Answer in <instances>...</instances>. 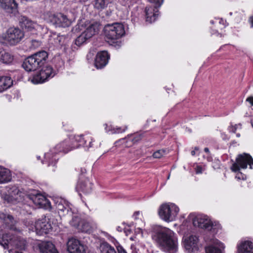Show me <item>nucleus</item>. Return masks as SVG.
<instances>
[{
	"mask_svg": "<svg viewBox=\"0 0 253 253\" xmlns=\"http://www.w3.org/2000/svg\"><path fill=\"white\" fill-rule=\"evenodd\" d=\"M93 139L88 134H71L63 141L57 144L44 156V161L48 166H55L58 159L56 155L59 153H67L81 147H92Z\"/></svg>",
	"mask_w": 253,
	"mask_h": 253,
	"instance_id": "nucleus-1",
	"label": "nucleus"
},
{
	"mask_svg": "<svg viewBox=\"0 0 253 253\" xmlns=\"http://www.w3.org/2000/svg\"><path fill=\"white\" fill-rule=\"evenodd\" d=\"M48 57L47 53L45 51H41L27 58L24 61L22 66L27 72L36 71L42 67L40 71L35 74L31 82L34 84H41L49 78L54 76L55 73L52 68L49 65L43 66Z\"/></svg>",
	"mask_w": 253,
	"mask_h": 253,
	"instance_id": "nucleus-2",
	"label": "nucleus"
},
{
	"mask_svg": "<svg viewBox=\"0 0 253 253\" xmlns=\"http://www.w3.org/2000/svg\"><path fill=\"white\" fill-rule=\"evenodd\" d=\"M155 237L161 250L168 253H175L178 250V239L171 229L159 226L155 230Z\"/></svg>",
	"mask_w": 253,
	"mask_h": 253,
	"instance_id": "nucleus-3",
	"label": "nucleus"
},
{
	"mask_svg": "<svg viewBox=\"0 0 253 253\" xmlns=\"http://www.w3.org/2000/svg\"><path fill=\"white\" fill-rule=\"evenodd\" d=\"M189 218L192 220L194 226L210 231L212 234L217 233L220 228V225L218 223L213 222L205 215L191 213L189 215Z\"/></svg>",
	"mask_w": 253,
	"mask_h": 253,
	"instance_id": "nucleus-4",
	"label": "nucleus"
},
{
	"mask_svg": "<svg viewBox=\"0 0 253 253\" xmlns=\"http://www.w3.org/2000/svg\"><path fill=\"white\" fill-rule=\"evenodd\" d=\"M0 245L4 249H8L9 246L14 247L20 250L26 248V241L22 238L12 236L6 231L0 230Z\"/></svg>",
	"mask_w": 253,
	"mask_h": 253,
	"instance_id": "nucleus-5",
	"label": "nucleus"
},
{
	"mask_svg": "<svg viewBox=\"0 0 253 253\" xmlns=\"http://www.w3.org/2000/svg\"><path fill=\"white\" fill-rule=\"evenodd\" d=\"M179 211V208L171 203L161 205L158 210V214L161 219L170 222L174 221Z\"/></svg>",
	"mask_w": 253,
	"mask_h": 253,
	"instance_id": "nucleus-6",
	"label": "nucleus"
},
{
	"mask_svg": "<svg viewBox=\"0 0 253 253\" xmlns=\"http://www.w3.org/2000/svg\"><path fill=\"white\" fill-rule=\"evenodd\" d=\"M23 32L18 28L10 27L0 35V41L10 45H15L24 38Z\"/></svg>",
	"mask_w": 253,
	"mask_h": 253,
	"instance_id": "nucleus-7",
	"label": "nucleus"
},
{
	"mask_svg": "<svg viewBox=\"0 0 253 253\" xmlns=\"http://www.w3.org/2000/svg\"><path fill=\"white\" fill-rule=\"evenodd\" d=\"M104 31L106 39L111 41L118 40L125 34L124 26L119 23L106 26Z\"/></svg>",
	"mask_w": 253,
	"mask_h": 253,
	"instance_id": "nucleus-8",
	"label": "nucleus"
},
{
	"mask_svg": "<svg viewBox=\"0 0 253 253\" xmlns=\"http://www.w3.org/2000/svg\"><path fill=\"white\" fill-rule=\"evenodd\" d=\"M44 18L47 22L56 27H68L71 23L66 15L61 13H54L47 12L44 14Z\"/></svg>",
	"mask_w": 253,
	"mask_h": 253,
	"instance_id": "nucleus-9",
	"label": "nucleus"
},
{
	"mask_svg": "<svg viewBox=\"0 0 253 253\" xmlns=\"http://www.w3.org/2000/svg\"><path fill=\"white\" fill-rule=\"evenodd\" d=\"M248 166L250 169H253V159L250 154L243 153L237 156L236 162L232 165L231 169L232 171L236 172L240 169H247Z\"/></svg>",
	"mask_w": 253,
	"mask_h": 253,
	"instance_id": "nucleus-10",
	"label": "nucleus"
},
{
	"mask_svg": "<svg viewBox=\"0 0 253 253\" xmlns=\"http://www.w3.org/2000/svg\"><path fill=\"white\" fill-rule=\"evenodd\" d=\"M199 243V237L194 235L184 236L182 239L183 246L188 253H198Z\"/></svg>",
	"mask_w": 253,
	"mask_h": 253,
	"instance_id": "nucleus-11",
	"label": "nucleus"
},
{
	"mask_svg": "<svg viewBox=\"0 0 253 253\" xmlns=\"http://www.w3.org/2000/svg\"><path fill=\"white\" fill-rule=\"evenodd\" d=\"M53 200L60 216H64L66 214L72 215L74 213L72 209L73 206L65 199L61 197H55Z\"/></svg>",
	"mask_w": 253,
	"mask_h": 253,
	"instance_id": "nucleus-12",
	"label": "nucleus"
},
{
	"mask_svg": "<svg viewBox=\"0 0 253 253\" xmlns=\"http://www.w3.org/2000/svg\"><path fill=\"white\" fill-rule=\"evenodd\" d=\"M51 225L48 219L43 218L36 221L34 224H32L29 229L35 231L37 234L42 235L48 233L51 229Z\"/></svg>",
	"mask_w": 253,
	"mask_h": 253,
	"instance_id": "nucleus-13",
	"label": "nucleus"
},
{
	"mask_svg": "<svg viewBox=\"0 0 253 253\" xmlns=\"http://www.w3.org/2000/svg\"><path fill=\"white\" fill-rule=\"evenodd\" d=\"M205 240L209 244L205 248L206 253H224V246L217 239L206 236Z\"/></svg>",
	"mask_w": 253,
	"mask_h": 253,
	"instance_id": "nucleus-14",
	"label": "nucleus"
},
{
	"mask_svg": "<svg viewBox=\"0 0 253 253\" xmlns=\"http://www.w3.org/2000/svg\"><path fill=\"white\" fill-rule=\"evenodd\" d=\"M67 246L69 253H86L87 247L77 239H69Z\"/></svg>",
	"mask_w": 253,
	"mask_h": 253,
	"instance_id": "nucleus-15",
	"label": "nucleus"
},
{
	"mask_svg": "<svg viewBox=\"0 0 253 253\" xmlns=\"http://www.w3.org/2000/svg\"><path fill=\"white\" fill-rule=\"evenodd\" d=\"M31 199L33 203L39 208L47 210L51 209L50 202L45 196L41 194H37L32 196Z\"/></svg>",
	"mask_w": 253,
	"mask_h": 253,
	"instance_id": "nucleus-16",
	"label": "nucleus"
},
{
	"mask_svg": "<svg viewBox=\"0 0 253 253\" xmlns=\"http://www.w3.org/2000/svg\"><path fill=\"white\" fill-rule=\"evenodd\" d=\"M82 27L84 28V30L83 33L88 39H90L98 31V25L96 23H90L88 21H85L84 24L81 25Z\"/></svg>",
	"mask_w": 253,
	"mask_h": 253,
	"instance_id": "nucleus-17",
	"label": "nucleus"
},
{
	"mask_svg": "<svg viewBox=\"0 0 253 253\" xmlns=\"http://www.w3.org/2000/svg\"><path fill=\"white\" fill-rule=\"evenodd\" d=\"M109 58V55L106 51H101L98 52L95 60V67L97 69L104 67L107 64Z\"/></svg>",
	"mask_w": 253,
	"mask_h": 253,
	"instance_id": "nucleus-18",
	"label": "nucleus"
},
{
	"mask_svg": "<svg viewBox=\"0 0 253 253\" xmlns=\"http://www.w3.org/2000/svg\"><path fill=\"white\" fill-rule=\"evenodd\" d=\"M145 11L146 21L149 23L154 22L159 15L157 6L149 5L146 7Z\"/></svg>",
	"mask_w": 253,
	"mask_h": 253,
	"instance_id": "nucleus-19",
	"label": "nucleus"
},
{
	"mask_svg": "<svg viewBox=\"0 0 253 253\" xmlns=\"http://www.w3.org/2000/svg\"><path fill=\"white\" fill-rule=\"evenodd\" d=\"M0 6L9 13H15L17 11V4L15 0H0Z\"/></svg>",
	"mask_w": 253,
	"mask_h": 253,
	"instance_id": "nucleus-20",
	"label": "nucleus"
},
{
	"mask_svg": "<svg viewBox=\"0 0 253 253\" xmlns=\"http://www.w3.org/2000/svg\"><path fill=\"white\" fill-rule=\"evenodd\" d=\"M237 253H253V243L248 240L241 242L237 246Z\"/></svg>",
	"mask_w": 253,
	"mask_h": 253,
	"instance_id": "nucleus-21",
	"label": "nucleus"
},
{
	"mask_svg": "<svg viewBox=\"0 0 253 253\" xmlns=\"http://www.w3.org/2000/svg\"><path fill=\"white\" fill-rule=\"evenodd\" d=\"M39 249L42 253H58L55 246L50 242H42L39 244Z\"/></svg>",
	"mask_w": 253,
	"mask_h": 253,
	"instance_id": "nucleus-22",
	"label": "nucleus"
},
{
	"mask_svg": "<svg viewBox=\"0 0 253 253\" xmlns=\"http://www.w3.org/2000/svg\"><path fill=\"white\" fill-rule=\"evenodd\" d=\"M12 84L13 81L10 77H0V93L9 88Z\"/></svg>",
	"mask_w": 253,
	"mask_h": 253,
	"instance_id": "nucleus-23",
	"label": "nucleus"
},
{
	"mask_svg": "<svg viewBox=\"0 0 253 253\" xmlns=\"http://www.w3.org/2000/svg\"><path fill=\"white\" fill-rule=\"evenodd\" d=\"M11 179V174L9 169L0 166V183L9 182Z\"/></svg>",
	"mask_w": 253,
	"mask_h": 253,
	"instance_id": "nucleus-24",
	"label": "nucleus"
},
{
	"mask_svg": "<svg viewBox=\"0 0 253 253\" xmlns=\"http://www.w3.org/2000/svg\"><path fill=\"white\" fill-rule=\"evenodd\" d=\"M20 25L23 29L30 31L35 28L37 24L27 18L23 17L20 21Z\"/></svg>",
	"mask_w": 253,
	"mask_h": 253,
	"instance_id": "nucleus-25",
	"label": "nucleus"
},
{
	"mask_svg": "<svg viewBox=\"0 0 253 253\" xmlns=\"http://www.w3.org/2000/svg\"><path fill=\"white\" fill-rule=\"evenodd\" d=\"M104 126L106 132L111 134L122 133L125 131L127 129V126H126L124 128H122L121 127H115L110 124H106Z\"/></svg>",
	"mask_w": 253,
	"mask_h": 253,
	"instance_id": "nucleus-26",
	"label": "nucleus"
},
{
	"mask_svg": "<svg viewBox=\"0 0 253 253\" xmlns=\"http://www.w3.org/2000/svg\"><path fill=\"white\" fill-rule=\"evenodd\" d=\"M13 60V56L4 50L0 49V61L4 64H10Z\"/></svg>",
	"mask_w": 253,
	"mask_h": 253,
	"instance_id": "nucleus-27",
	"label": "nucleus"
},
{
	"mask_svg": "<svg viewBox=\"0 0 253 253\" xmlns=\"http://www.w3.org/2000/svg\"><path fill=\"white\" fill-rule=\"evenodd\" d=\"M100 253H117L115 249L106 242H102L99 247Z\"/></svg>",
	"mask_w": 253,
	"mask_h": 253,
	"instance_id": "nucleus-28",
	"label": "nucleus"
},
{
	"mask_svg": "<svg viewBox=\"0 0 253 253\" xmlns=\"http://www.w3.org/2000/svg\"><path fill=\"white\" fill-rule=\"evenodd\" d=\"M95 227V225L84 220H82L78 228L79 231L84 232H90Z\"/></svg>",
	"mask_w": 253,
	"mask_h": 253,
	"instance_id": "nucleus-29",
	"label": "nucleus"
},
{
	"mask_svg": "<svg viewBox=\"0 0 253 253\" xmlns=\"http://www.w3.org/2000/svg\"><path fill=\"white\" fill-rule=\"evenodd\" d=\"M77 187L84 193H89L91 191L92 184L88 180H86L84 182H80L78 184Z\"/></svg>",
	"mask_w": 253,
	"mask_h": 253,
	"instance_id": "nucleus-30",
	"label": "nucleus"
},
{
	"mask_svg": "<svg viewBox=\"0 0 253 253\" xmlns=\"http://www.w3.org/2000/svg\"><path fill=\"white\" fill-rule=\"evenodd\" d=\"M63 39V36L53 34L50 37L49 41V42L54 45L59 46L61 44V42Z\"/></svg>",
	"mask_w": 253,
	"mask_h": 253,
	"instance_id": "nucleus-31",
	"label": "nucleus"
},
{
	"mask_svg": "<svg viewBox=\"0 0 253 253\" xmlns=\"http://www.w3.org/2000/svg\"><path fill=\"white\" fill-rule=\"evenodd\" d=\"M108 3V0H95L93 2L95 8L98 10H102L105 8Z\"/></svg>",
	"mask_w": 253,
	"mask_h": 253,
	"instance_id": "nucleus-32",
	"label": "nucleus"
},
{
	"mask_svg": "<svg viewBox=\"0 0 253 253\" xmlns=\"http://www.w3.org/2000/svg\"><path fill=\"white\" fill-rule=\"evenodd\" d=\"M127 137L128 139L132 141L133 143H135L142 139V135L139 133H135L133 134H129Z\"/></svg>",
	"mask_w": 253,
	"mask_h": 253,
	"instance_id": "nucleus-33",
	"label": "nucleus"
},
{
	"mask_svg": "<svg viewBox=\"0 0 253 253\" xmlns=\"http://www.w3.org/2000/svg\"><path fill=\"white\" fill-rule=\"evenodd\" d=\"M82 220H81L79 217L75 215L73 217L70 223L71 226L78 229L80 225Z\"/></svg>",
	"mask_w": 253,
	"mask_h": 253,
	"instance_id": "nucleus-34",
	"label": "nucleus"
},
{
	"mask_svg": "<svg viewBox=\"0 0 253 253\" xmlns=\"http://www.w3.org/2000/svg\"><path fill=\"white\" fill-rule=\"evenodd\" d=\"M88 39L84 36V35L82 33L79 37L77 38L75 40V43L76 45L78 46L81 45L84 42L87 40Z\"/></svg>",
	"mask_w": 253,
	"mask_h": 253,
	"instance_id": "nucleus-35",
	"label": "nucleus"
},
{
	"mask_svg": "<svg viewBox=\"0 0 253 253\" xmlns=\"http://www.w3.org/2000/svg\"><path fill=\"white\" fill-rule=\"evenodd\" d=\"M165 152L164 150H158L153 153V157L157 159L161 158L165 154Z\"/></svg>",
	"mask_w": 253,
	"mask_h": 253,
	"instance_id": "nucleus-36",
	"label": "nucleus"
},
{
	"mask_svg": "<svg viewBox=\"0 0 253 253\" xmlns=\"http://www.w3.org/2000/svg\"><path fill=\"white\" fill-rule=\"evenodd\" d=\"M151 4L149 5L157 6L159 8L163 3V0H149Z\"/></svg>",
	"mask_w": 253,
	"mask_h": 253,
	"instance_id": "nucleus-37",
	"label": "nucleus"
},
{
	"mask_svg": "<svg viewBox=\"0 0 253 253\" xmlns=\"http://www.w3.org/2000/svg\"><path fill=\"white\" fill-rule=\"evenodd\" d=\"M41 45V43L39 41L32 40L31 41V48L32 49H35L39 47Z\"/></svg>",
	"mask_w": 253,
	"mask_h": 253,
	"instance_id": "nucleus-38",
	"label": "nucleus"
},
{
	"mask_svg": "<svg viewBox=\"0 0 253 253\" xmlns=\"http://www.w3.org/2000/svg\"><path fill=\"white\" fill-rule=\"evenodd\" d=\"M13 220L14 219L13 216L10 215H8L5 219V221L6 223L10 224L11 225L13 224Z\"/></svg>",
	"mask_w": 253,
	"mask_h": 253,
	"instance_id": "nucleus-39",
	"label": "nucleus"
},
{
	"mask_svg": "<svg viewBox=\"0 0 253 253\" xmlns=\"http://www.w3.org/2000/svg\"><path fill=\"white\" fill-rule=\"evenodd\" d=\"M238 172L236 174V175L235 176L236 178L237 179H246V176L245 174H243L241 172H239V170L237 171Z\"/></svg>",
	"mask_w": 253,
	"mask_h": 253,
	"instance_id": "nucleus-40",
	"label": "nucleus"
},
{
	"mask_svg": "<svg viewBox=\"0 0 253 253\" xmlns=\"http://www.w3.org/2000/svg\"><path fill=\"white\" fill-rule=\"evenodd\" d=\"M242 127V125L241 124L235 125L234 126H232L230 128V130L233 131V132H235L236 130L237 129H241Z\"/></svg>",
	"mask_w": 253,
	"mask_h": 253,
	"instance_id": "nucleus-41",
	"label": "nucleus"
},
{
	"mask_svg": "<svg viewBox=\"0 0 253 253\" xmlns=\"http://www.w3.org/2000/svg\"><path fill=\"white\" fill-rule=\"evenodd\" d=\"M210 23L212 24L215 23H218L219 24H223V20L222 19H215V20H211L210 21Z\"/></svg>",
	"mask_w": 253,
	"mask_h": 253,
	"instance_id": "nucleus-42",
	"label": "nucleus"
},
{
	"mask_svg": "<svg viewBox=\"0 0 253 253\" xmlns=\"http://www.w3.org/2000/svg\"><path fill=\"white\" fill-rule=\"evenodd\" d=\"M118 253H126V251L121 246L117 247Z\"/></svg>",
	"mask_w": 253,
	"mask_h": 253,
	"instance_id": "nucleus-43",
	"label": "nucleus"
},
{
	"mask_svg": "<svg viewBox=\"0 0 253 253\" xmlns=\"http://www.w3.org/2000/svg\"><path fill=\"white\" fill-rule=\"evenodd\" d=\"M203 169L202 168L201 166H197L196 168V172L197 174L201 173L202 172Z\"/></svg>",
	"mask_w": 253,
	"mask_h": 253,
	"instance_id": "nucleus-44",
	"label": "nucleus"
},
{
	"mask_svg": "<svg viewBox=\"0 0 253 253\" xmlns=\"http://www.w3.org/2000/svg\"><path fill=\"white\" fill-rule=\"evenodd\" d=\"M246 101L248 102H249L252 106H253V97H248L246 99Z\"/></svg>",
	"mask_w": 253,
	"mask_h": 253,
	"instance_id": "nucleus-45",
	"label": "nucleus"
},
{
	"mask_svg": "<svg viewBox=\"0 0 253 253\" xmlns=\"http://www.w3.org/2000/svg\"><path fill=\"white\" fill-rule=\"evenodd\" d=\"M140 214L139 211H136L134 213L133 216L135 219L137 218V216Z\"/></svg>",
	"mask_w": 253,
	"mask_h": 253,
	"instance_id": "nucleus-46",
	"label": "nucleus"
},
{
	"mask_svg": "<svg viewBox=\"0 0 253 253\" xmlns=\"http://www.w3.org/2000/svg\"><path fill=\"white\" fill-rule=\"evenodd\" d=\"M249 21L251 23V27H253V16L250 18Z\"/></svg>",
	"mask_w": 253,
	"mask_h": 253,
	"instance_id": "nucleus-47",
	"label": "nucleus"
},
{
	"mask_svg": "<svg viewBox=\"0 0 253 253\" xmlns=\"http://www.w3.org/2000/svg\"><path fill=\"white\" fill-rule=\"evenodd\" d=\"M196 150H198V148L197 147H195V150H192L191 152V155L192 156H194L196 154Z\"/></svg>",
	"mask_w": 253,
	"mask_h": 253,
	"instance_id": "nucleus-48",
	"label": "nucleus"
},
{
	"mask_svg": "<svg viewBox=\"0 0 253 253\" xmlns=\"http://www.w3.org/2000/svg\"><path fill=\"white\" fill-rule=\"evenodd\" d=\"M110 240L114 243V244H115V242H117V241L116 240V239L115 238H114L113 237H111V239H110Z\"/></svg>",
	"mask_w": 253,
	"mask_h": 253,
	"instance_id": "nucleus-49",
	"label": "nucleus"
},
{
	"mask_svg": "<svg viewBox=\"0 0 253 253\" xmlns=\"http://www.w3.org/2000/svg\"><path fill=\"white\" fill-rule=\"evenodd\" d=\"M204 151H205V152H206L207 153H209V149L208 148H205L204 149Z\"/></svg>",
	"mask_w": 253,
	"mask_h": 253,
	"instance_id": "nucleus-50",
	"label": "nucleus"
},
{
	"mask_svg": "<svg viewBox=\"0 0 253 253\" xmlns=\"http://www.w3.org/2000/svg\"><path fill=\"white\" fill-rule=\"evenodd\" d=\"M117 230L118 231H122V228H121L120 226H118V227L117 228Z\"/></svg>",
	"mask_w": 253,
	"mask_h": 253,
	"instance_id": "nucleus-51",
	"label": "nucleus"
},
{
	"mask_svg": "<svg viewBox=\"0 0 253 253\" xmlns=\"http://www.w3.org/2000/svg\"><path fill=\"white\" fill-rule=\"evenodd\" d=\"M217 34L218 35H220L219 33H217V32L216 31H215L213 33H211L212 34Z\"/></svg>",
	"mask_w": 253,
	"mask_h": 253,
	"instance_id": "nucleus-52",
	"label": "nucleus"
},
{
	"mask_svg": "<svg viewBox=\"0 0 253 253\" xmlns=\"http://www.w3.org/2000/svg\"><path fill=\"white\" fill-rule=\"evenodd\" d=\"M137 229L139 230H142V228L140 227H137Z\"/></svg>",
	"mask_w": 253,
	"mask_h": 253,
	"instance_id": "nucleus-53",
	"label": "nucleus"
},
{
	"mask_svg": "<svg viewBox=\"0 0 253 253\" xmlns=\"http://www.w3.org/2000/svg\"><path fill=\"white\" fill-rule=\"evenodd\" d=\"M236 135H237V137H240V134H239V133H237V134H236Z\"/></svg>",
	"mask_w": 253,
	"mask_h": 253,
	"instance_id": "nucleus-54",
	"label": "nucleus"
},
{
	"mask_svg": "<svg viewBox=\"0 0 253 253\" xmlns=\"http://www.w3.org/2000/svg\"><path fill=\"white\" fill-rule=\"evenodd\" d=\"M37 159H40V156H38V157H37Z\"/></svg>",
	"mask_w": 253,
	"mask_h": 253,
	"instance_id": "nucleus-55",
	"label": "nucleus"
},
{
	"mask_svg": "<svg viewBox=\"0 0 253 253\" xmlns=\"http://www.w3.org/2000/svg\"><path fill=\"white\" fill-rule=\"evenodd\" d=\"M229 14H230V15H232V12H230Z\"/></svg>",
	"mask_w": 253,
	"mask_h": 253,
	"instance_id": "nucleus-56",
	"label": "nucleus"
},
{
	"mask_svg": "<svg viewBox=\"0 0 253 253\" xmlns=\"http://www.w3.org/2000/svg\"><path fill=\"white\" fill-rule=\"evenodd\" d=\"M169 176H168V178L169 179Z\"/></svg>",
	"mask_w": 253,
	"mask_h": 253,
	"instance_id": "nucleus-57",
	"label": "nucleus"
},
{
	"mask_svg": "<svg viewBox=\"0 0 253 253\" xmlns=\"http://www.w3.org/2000/svg\"><path fill=\"white\" fill-rule=\"evenodd\" d=\"M252 126H253V124H252Z\"/></svg>",
	"mask_w": 253,
	"mask_h": 253,
	"instance_id": "nucleus-58",
	"label": "nucleus"
}]
</instances>
